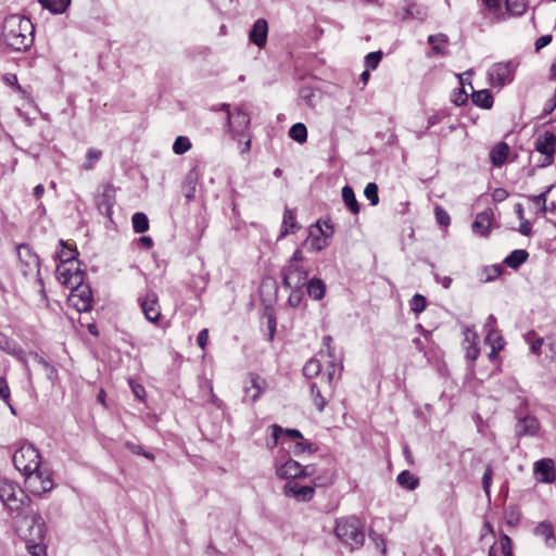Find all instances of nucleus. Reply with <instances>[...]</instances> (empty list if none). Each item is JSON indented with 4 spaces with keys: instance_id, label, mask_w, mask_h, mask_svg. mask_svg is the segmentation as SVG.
<instances>
[{
    "instance_id": "nucleus-1",
    "label": "nucleus",
    "mask_w": 556,
    "mask_h": 556,
    "mask_svg": "<svg viewBox=\"0 0 556 556\" xmlns=\"http://www.w3.org/2000/svg\"><path fill=\"white\" fill-rule=\"evenodd\" d=\"M1 38L13 51H27L34 43L35 26L30 18L11 14L2 23Z\"/></svg>"
},
{
    "instance_id": "nucleus-2",
    "label": "nucleus",
    "mask_w": 556,
    "mask_h": 556,
    "mask_svg": "<svg viewBox=\"0 0 556 556\" xmlns=\"http://www.w3.org/2000/svg\"><path fill=\"white\" fill-rule=\"evenodd\" d=\"M40 458L39 451L33 444L25 441L14 452L13 464L25 477L29 478L36 475L40 482H50V476L41 469Z\"/></svg>"
},
{
    "instance_id": "nucleus-3",
    "label": "nucleus",
    "mask_w": 556,
    "mask_h": 556,
    "mask_svg": "<svg viewBox=\"0 0 556 556\" xmlns=\"http://www.w3.org/2000/svg\"><path fill=\"white\" fill-rule=\"evenodd\" d=\"M334 534L350 549H358L364 545V527L357 517H342L336 520Z\"/></svg>"
},
{
    "instance_id": "nucleus-4",
    "label": "nucleus",
    "mask_w": 556,
    "mask_h": 556,
    "mask_svg": "<svg viewBox=\"0 0 556 556\" xmlns=\"http://www.w3.org/2000/svg\"><path fill=\"white\" fill-rule=\"evenodd\" d=\"M13 528L26 544L43 541L47 531L45 520L34 510L13 520Z\"/></svg>"
},
{
    "instance_id": "nucleus-5",
    "label": "nucleus",
    "mask_w": 556,
    "mask_h": 556,
    "mask_svg": "<svg viewBox=\"0 0 556 556\" xmlns=\"http://www.w3.org/2000/svg\"><path fill=\"white\" fill-rule=\"evenodd\" d=\"M0 501L13 520L33 511L29 495L25 489H0Z\"/></svg>"
},
{
    "instance_id": "nucleus-6",
    "label": "nucleus",
    "mask_w": 556,
    "mask_h": 556,
    "mask_svg": "<svg viewBox=\"0 0 556 556\" xmlns=\"http://www.w3.org/2000/svg\"><path fill=\"white\" fill-rule=\"evenodd\" d=\"M251 119L241 108H236L226 115V131L232 139L241 142L250 134Z\"/></svg>"
},
{
    "instance_id": "nucleus-7",
    "label": "nucleus",
    "mask_w": 556,
    "mask_h": 556,
    "mask_svg": "<svg viewBox=\"0 0 556 556\" xmlns=\"http://www.w3.org/2000/svg\"><path fill=\"white\" fill-rule=\"evenodd\" d=\"M518 63L514 60L494 63L488 71V79L492 87L503 88L513 83Z\"/></svg>"
},
{
    "instance_id": "nucleus-8",
    "label": "nucleus",
    "mask_w": 556,
    "mask_h": 556,
    "mask_svg": "<svg viewBox=\"0 0 556 556\" xmlns=\"http://www.w3.org/2000/svg\"><path fill=\"white\" fill-rule=\"evenodd\" d=\"M276 473L281 479L294 480L312 476L314 473V467L312 465L302 466L299 462L289 458L283 464L276 467Z\"/></svg>"
},
{
    "instance_id": "nucleus-9",
    "label": "nucleus",
    "mask_w": 556,
    "mask_h": 556,
    "mask_svg": "<svg viewBox=\"0 0 556 556\" xmlns=\"http://www.w3.org/2000/svg\"><path fill=\"white\" fill-rule=\"evenodd\" d=\"M535 150L544 156L541 167L551 165L554 162L556 152V135L549 130L539 135L534 142Z\"/></svg>"
},
{
    "instance_id": "nucleus-10",
    "label": "nucleus",
    "mask_w": 556,
    "mask_h": 556,
    "mask_svg": "<svg viewBox=\"0 0 556 556\" xmlns=\"http://www.w3.org/2000/svg\"><path fill=\"white\" fill-rule=\"evenodd\" d=\"M267 388L264 378L254 372H249L243 381V401L255 403Z\"/></svg>"
},
{
    "instance_id": "nucleus-11",
    "label": "nucleus",
    "mask_w": 556,
    "mask_h": 556,
    "mask_svg": "<svg viewBox=\"0 0 556 556\" xmlns=\"http://www.w3.org/2000/svg\"><path fill=\"white\" fill-rule=\"evenodd\" d=\"M281 276L286 288L302 289L307 283L308 273L302 266L289 264L282 268Z\"/></svg>"
},
{
    "instance_id": "nucleus-12",
    "label": "nucleus",
    "mask_w": 556,
    "mask_h": 556,
    "mask_svg": "<svg viewBox=\"0 0 556 556\" xmlns=\"http://www.w3.org/2000/svg\"><path fill=\"white\" fill-rule=\"evenodd\" d=\"M138 302L146 318L150 323H157L161 317L157 294L154 291L149 290L143 296H139Z\"/></svg>"
},
{
    "instance_id": "nucleus-13",
    "label": "nucleus",
    "mask_w": 556,
    "mask_h": 556,
    "mask_svg": "<svg viewBox=\"0 0 556 556\" xmlns=\"http://www.w3.org/2000/svg\"><path fill=\"white\" fill-rule=\"evenodd\" d=\"M309 389L315 407L318 412H323L328 403V400L333 394L332 388L329 384L326 386L319 380L312 382Z\"/></svg>"
},
{
    "instance_id": "nucleus-14",
    "label": "nucleus",
    "mask_w": 556,
    "mask_h": 556,
    "mask_svg": "<svg viewBox=\"0 0 556 556\" xmlns=\"http://www.w3.org/2000/svg\"><path fill=\"white\" fill-rule=\"evenodd\" d=\"M56 274L60 281L67 288L83 285L84 273L79 268L73 270L71 267H66V264H61L56 267Z\"/></svg>"
},
{
    "instance_id": "nucleus-15",
    "label": "nucleus",
    "mask_w": 556,
    "mask_h": 556,
    "mask_svg": "<svg viewBox=\"0 0 556 556\" xmlns=\"http://www.w3.org/2000/svg\"><path fill=\"white\" fill-rule=\"evenodd\" d=\"M402 10L404 12V15L402 16L403 21L410 20L422 23L428 17V8L424 4L417 3L415 0H404Z\"/></svg>"
},
{
    "instance_id": "nucleus-16",
    "label": "nucleus",
    "mask_w": 556,
    "mask_h": 556,
    "mask_svg": "<svg viewBox=\"0 0 556 556\" xmlns=\"http://www.w3.org/2000/svg\"><path fill=\"white\" fill-rule=\"evenodd\" d=\"M115 203V189L111 185H106L103 191L96 197V204L99 212L105 216H111L112 207Z\"/></svg>"
},
{
    "instance_id": "nucleus-17",
    "label": "nucleus",
    "mask_w": 556,
    "mask_h": 556,
    "mask_svg": "<svg viewBox=\"0 0 556 556\" xmlns=\"http://www.w3.org/2000/svg\"><path fill=\"white\" fill-rule=\"evenodd\" d=\"M534 476L541 483H553L555 480L554 462L543 458L534 464Z\"/></svg>"
},
{
    "instance_id": "nucleus-18",
    "label": "nucleus",
    "mask_w": 556,
    "mask_h": 556,
    "mask_svg": "<svg viewBox=\"0 0 556 556\" xmlns=\"http://www.w3.org/2000/svg\"><path fill=\"white\" fill-rule=\"evenodd\" d=\"M494 213L491 208L477 214L472 223V231L481 237H489Z\"/></svg>"
},
{
    "instance_id": "nucleus-19",
    "label": "nucleus",
    "mask_w": 556,
    "mask_h": 556,
    "mask_svg": "<svg viewBox=\"0 0 556 556\" xmlns=\"http://www.w3.org/2000/svg\"><path fill=\"white\" fill-rule=\"evenodd\" d=\"M539 429L540 424L536 417L527 415L523 417H518L515 426V433L518 438L525 435H534L538 433Z\"/></svg>"
},
{
    "instance_id": "nucleus-20",
    "label": "nucleus",
    "mask_w": 556,
    "mask_h": 556,
    "mask_svg": "<svg viewBox=\"0 0 556 556\" xmlns=\"http://www.w3.org/2000/svg\"><path fill=\"white\" fill-rule=\"evenodd\" d=\"M268 24L264 18H258L254 22L250 33L249 39L258 48H264L267 42Z\"/></svg>"
},
{
    "instance_id": "nucleus-21",
    "label": "nucleus",
    "mask_w": 556,
    "mask_h": 556,
    "mask_svg": "<svg viewBox=\"0 0 556 556\" xmlns=\"http://www.w3.org/2000/svg\"><path fill=\"white\" fill-rule=\"evenodd\" d=\"M327 372L323 375L319 380L326 386L329 384L334 390L337 381L341 378L343 366L341 363H336L334 358H327Z\"/></svg>"
},
{
    "instance_id": "nucleus-22",
    "label": "nucleus",
    "mask_w": 556,
    "mask_h": 556,
    "mask_svg": "<svg viewBox=\"0 0 556 556\" xmlns=\"http://www.w3.org/2000/svg\"><path fill=\"white\" fill-rule=\"evenodd\" d=\"M428 43L431 46V51L428 53L431 55H442L445 56L448 54L447 43L448 37L443 33H439L435 35H430L427 39Z\"/></svg>"
},
{
    "instance_id": "nucleus-23",
    "label": "nucleus",
    "mask_w": 556,
    "mask_h": 556,
    "mask_svg": "<svg viewBox=\"0 0 556 556\" xmlns=\"http://www.w3.org/2000/svg\"><path fill=\"white\" fill-rule=\"evenodd\" d=\"M534 534L536 536H541L545 541V545L547 547H554L556 545V536L554 533V528L551 522L548 521H541L535 528H534Z\"/></svg>"
},
{
    "instance_id": "nucleus-24",
    "label": "nucleus",
    "mask_w": 556,
    "mask_h": 556,
    "mask_svg": "<svg viewBox=\"0 0 556 556\" xmlns=\"http://www.w3.org/2000/svg\"><path fill=\"white\" fill-rule=\"evenodd\" d=\"M509 154V147L506 142H498L493 147V149L490 152V160L492 164L496 167L502 166L505 164L507 157Z\"/></svg>"
},
{
    "instance_id": "nucleus-25",
    "label": "nucleus",
    "mask_w": 556,
    "mask_h": 556,
    "mask_svg": "<svg viewBox=\"0 0 556 556\" xmlns=\"http://www.w3.org/2000/svg\"><path fill=\"white\" fill-rule=\"evenodd\" d=\"M471 101L475 105L490 110L493 106L494 98L490 90L482 89L478 91H472Z\"/></svg>"
},
{
    "instance_id": "nucleus-26",
    "label": "nucleus",
    "mask_w": 556,
    "mask_h": 556,
    "mask_svg": "<svg viewBox=\"0 0 556 556\" xmlns=\"http://www.w3.org/2000/svg\"><path fill=\"white\" fill-rule=\"evenodd\" d=\"M315 493V489H283V494L287 498H292L296 502H309Z\"/></svg>"
},
{
    "instance_id": "nucleus-27",
    "label": "nucleus",
    "mask_w": 556,
    "mask_h": 556,
    "mask_svg": "<svg viewBox=\"0 0 556 556\" xmlns=\"http://www.w3.org/2000/svg\"><path fill=\"white\" fill-rule=\"evenodd\" d=\"M465 334V341L468 343L466 348V357L468 359L476 361L480 354V350L477 344L478 334L476 332H471L469 328H466Z\"/></svg>"
},
{
    "instance_id": "nucleus-28",
    "label": "nucleus",
    "mask_w": 556,
    "mask_h": 556,
    "mask_svg": "<svg viewBox=\"0 0 556 556\" xmlns=\"http://www.w3.org/2000/svg\"><path fill=\"white\" fill-rule=\"evenodd\" d=\"M306 290L314 300H321L326 293V283L319 278H312L306 283Z\"/></svg>"
},
{
    "instance_id": "nucleus-29",
    "label": "nucleus",
    "mask_w": 556,
    "mask_h": 556,
    "mask_svg": "<svg viewBox=\"0 0 556 556\" xmlns=\"http://www.w3.org/2000/svg\"><path fill=\"white\" fill-rule=\"evenodd\" d=\"M529 257V253L526 250H514L504 260V264L513 269L520 267Z\"/></svg>"
},
{
    "instance_id": "nucleus-30",
    "label": "nucleus",
    "mask_w": 556,
    "mask_h": 556,
    "mask_svg": "<svg viewBox=\"0 0 556 556\" xmlns=\"http://www.w3.org/2000/svg\"><path fill=\"white\" fill-rule=\"evenodd\" d=\"M317 230L321 233L320 236H313V231H311L308 241L309 249L313 251H321L328 245V238L331 237V232L325 231L323 228L317 226Z\"/></svg>"
},
{
    "instance_id": "nucleus-31",
    "label": "nucleus",
    "mask_w": 556,
    "mask_h": 556,
    "mask_svg": "<svg viewBox=\"0 0 556 556\" xmlns=\"http://www.w3.org/2000/svg\"><path fill=\"white\" fill-rule=\"evenodd\" d=\"M342 200H343L344 204L346 205V207L353 214L359 213L361 206L356 200V197H355V193H354V190L352 189V187L346 185L342 188Z\"/></svg>"
},
{
    "instance_id": "nucleus-32",
    "label": "nucleus",
    "mask_w": 556,
    "mask_h": 556,
    "mask_svg": "<svg viewBox=\"0 0 556 556\" xmlns=\"http://www.w3.org/2000/svg\"><path fill=\"white\" fill-rule=\"evenodd\" d=\"M296 229H299V225L295 220V215L292 210L286 207L283 212L281 236L294 233Z\"/></svg>"
},
{
    "instance_id": "nucleus-33",
    "label": "nucleus",
    "mask_w": 556,
    "mask_h": 556,
    "mask_svg": "<svg viewBox=\"0 0 556 556\" xmlns=\"http://www.w3.org/2000/svg\"><path fill=\"white\" fill-rule=\"evenodd\" d=\"M506 10L503 13L506 16H520L527 8L526 0H505Z\"/></svg>"
},
{
    "instance_id": "nucleus-34",
    "label": "nucleus",
    "mask_w": 556,
    "mask_h": 556,
    "mask_svg": "<svg viewBox=\"0 0 556 556\" xmlns=\"http://www.w3.org/2000/svg\"><path fill=\"white\" fill-rule=\"evenodd\" d=\"M39 3L53 14H61L68 8L71 0H39Z\"/></svg>"
},
{
    "instance_id": "nucleus-35",
    "label": "nucleus",
    "mask_w": 556,
    "mask_h": 556,
    "mask_svg": "<svg viewBox=\"0 0 556 556\" xmlns=\"http://www.w3.org/2000/svg\"><path fill=\"white\" fill-rule=\"evenodd\" d=\"M268 431H270V433L266 437V446L267 448L273 450L278 445L281 435H283V428L274 424L268 427Z\"/></svg>"
},
{
    "instance_id": "nucleus-36",
    "label": "nucleus",
    "mask_w": 556,
    "mask_h": 556,
    "mask_svg": "<svg viewBox=\"0 0 556 556\" xmlns=\"http://www.w3.org/2000/svg\"><path fill=\"white\" fill-rule=\"evenodd\" d=\"M60 245L62 247V250L58 253V257L61 264H72L78 255L77 250L68 247L64 240H60Z\"/></svg>"
},
{
    "instance_id": "nucleus-37",
    "label": "nucleus",
    "mask_w": 556,
    "mask_h": 556,
    "mask_svg": "<svg viewBox=\"0 0 556 556\" xmlns=\"http://www.w3.org/2000/svg\"><path fill=\"white\" fill-rule=\"evenodd\" d=\"M131 224L136 233H143L149 229L148 216L142 212H137L131 217Z\"/></svg>"
},
{
    "instance_id": "nucleus-38",
    "label": "nucleus",
    "mask_w": 556,
    "mask_h": 556,
    "mask_svg": "<svg viewBox=\"0 0 556 556\" xmlns=\"http://www.w3.org/2000/svg\"><path fill=\"white\" fill-rule=\"evenodd\" d=\"M323 364L317 357L311 358L303 367V375L306 378H314L321 372Z\"/></svg>"
},
{
    "instance_id": "nucleus-39",
    "label": "nucleus",
    "mask_w": 556,
    "mask_h": 556,
    "mask_svg": "<svg viewBox=\"0 0 556 556\" xmlns=\"http://www.w3.org/2000/svg\"><path fill=\"white\" fill-rule=\"evenodd\" d=\"M289 136L291 139L299 143H303L307 139V129L303 123H296L289 129Z\"/></svg>"
},
{
    "instance_id": "nucleus-40",
    "label": "nucleus",
    "mask_w": 556,
    "mask_h": 556,
    "mask_svg": "<svg viewBox=\"0 0 556 556\" xmlns=\"http://www.w3.org/2000/svg\"><path fill=\"white\" fill-rule=\"evenodd\" d=\"M317 447L309 441L301 439L298 441L292 450L293 455L300 456L301 454L307 453L313 454L316 452Z\"/></svg>"
},
{
    "instance_id": "nucleus-41",
    "label": "nucleus",
    "mask_w": 556,
    "mask_h": 556,
    "mask_svg": "<svg viewBox=\"0 0 556 556\" xmlns=\"http://www.w3.org/2000/svg\"><path fill=\"white\" fill-rule=\"evenodd\" d=\"M191 149V141L186 136H178L173 144V152L177 155H181Z\"/></svg>"
},
{
    "instance_id": "nucleus-42",
    "label": "nucleus",
    "mask_w": 556,
    "mask_h": 556,
    "mask_svg": "<svg viewBox=\"0 0 556 556\" xmlns=\"http://www.w3.org/2000/svg\"><path fill=\"white\" fill-rule=\"evenodd\" d=\"M76 291H78V296L83 302V306L79 307L81 311H88L91 307L92 296L91 291L89 287H83L81 285L79 287H74Z\"/></svg>"
},
{
    "instance_id": "nucleus-43",
    "label": "nucleus",
    "mask_w": 556,
    "mask_h": 556,
    "mask_svg": "<svg viewBox=\"0 0 556 556\" xmlns=\"http://www.w3.org/2000/svg\"><path fill=\"white\" fill-rule=\"evenodd\" d=\"M484 7L494 15L496 21L505 20L502 11L501 0H481Z\"/></svg>"
},
{
    "instance_id": "nucleus-44",
    "label": "nucleus",
    "mask_w": 556,
    "mask_h": 556,
    "mask_svg": "<svg viewBox=\"0 0 556 556\" xmlns=\"http://www.w3.org/2000/svg\"><path fill=\"white\" fill-rule=\"evenodd\" d=\"M101 150L94 148L88 149L86 154V162L83 164V168L87 170L93 168L94 164L101 159Z\"/></svg>"
},
{
    "instance_id": "nucleus-45",
    "label": "nucleus",
    "mask_w": 556,
    "mask_h": 556,
    "mask_svg": "<svg viewBox=\"0 0 556 556\" xmlns=\"http://www.w3.org/2000/svg\"><path fill=\"white\" fill-rule=\"evenodd\" d=\"M426 306L427 300L424 295L419 293L415 294L409 301L410 311L414 312L416 315L422 313L426 309Z\"/></svg>"
},
{
    "instance_id": "nucleus-46",
    "label": "nucleus",
    "mask_w": 556,
    "mask_h": 556,
    "mask_svg": "<svg viewBox=\"0 0 556 556\" xmlns=\"http://www.w3.org/2000/svg\"><path fill=\"white\" fill-rule=\"evenodd\" d=\"M401 486H417L418 479L408 470H403L396 478Z\"/></svg>"
},
{
    "instance_id": "nucleus-47",
    "label": "nucleus",
    "mask_w": 556,
    "mask_h": 556,
    "mask_svg": "<svg viewBox=\"0 0 556 556\" xmlns=\"http://www.w3.org/2000/svg\"><path fill=\"white\" fill-rule=\"evenodd\" d=\"M382 59V52L381 51H374V52H370L368 53L366 56H365V66H366V70H376L380 63Z\"/></svg>"
},
{
    "instance_id": "nucleus-48",
    "label": "nucleus",
    "mask_w": 556,
    "mask_h": 556,
    "mask_svg": "<svg viewBox=\"0 0 556 556\" xmlns=\"http://www.w3.org/2000/svg\"><path fill=\"white\" fill-rule=\"evenodd\" d=\"M9 354L13 355L21 363L24 364L25 369L28 371V361L30 359L29 353H26L23 349H21L16 343L13 345Z\"/></svg>"
},
{
    "instance_id": "nucleus-49",
    "label": "nucleus",
    "mask_w": 556,
    "mask_h": 556,
    "mask_svg": "<svg viewBox=\"0 0 556 556\" xmlns=\"http://www.w3.org/2000/svg\"><path fill=\"white\" fill-rule=\"evenodd\" d=\"M364 194L371 205H377L379 203L378 186L375 182L367 184Z\"/></svg>"
},
{
    "instance_id": "nucleus-50",
    "label": "nucleus",
    "mask_w": 556,
    "mask_h": 556,
    "mask_svg": "<svg viewBox=\"0 0 556 556\" xmlns=\"http://www.w3.org/2000/svg\"><path fill=\"white\" fill-rule=\"evenodd\" d=\"M435 220L440 226L447 227L451 224L450 214L440 205L434 207Z\"/></svg>"
},
{
    "instance_id": "nucleus-51",
    "label": "nucleus",
    "mask_w": 556,
    "mask_h": 556,
    "mask_svg": "<svg viewBox=\"0 0 556 556\" xmlns=\"http://www.w3.org/2000/svg\"><path fill=\"white\" fill-rule=\"evenodd\" d=\"M125 445L127 450L132 454L142 455L149 460H154L153 453L144 451V448L141 445L134 442H126Z\"/></svg>"
},
{
    "instance_id": "nucleus-52",
    "label": "nucleus",
    "mask_w": 556,
    "mask_h": 556,
    "mask_svg": "<svg viewBox=\"0 0 556 556\" xmlns=\"http://www.w3.org/2000/svg\"><path fill=\"white\" fill-rule=\"evenodd\" d=\"M553 186H548L546 190L538 195H531L529 199L533 201L536 205H540V210L542 213L547 212V204H546V195L552 190Z\"/></svg>"
},
{
    "instance_id": "nucleus-53",
    "label": "nucleus",
    "mask_w": 556,
    "mask_h": 556,
    "mask_svg": "<svg viewBox=\"0 0 556 556\" xmlns=\"http://www.w3.org/2000/svg\"><path fill=\"white\" fill-rule=\"evenodd\" d=\"M26 548L33 556H47L46 545L43 544V541H38V543L34 542L26 544Z\"/></svg>"
},
{
    "instance_id": "nucleus-54",
    "label": "nucleus",
    "mask_w": 556,
    "mask_h": 556,
    "mask_svg": "<svg viewBox=\"0 0 556 556\" xmlns=\"http://www.w3.org/2000/svg\"><path fill=\"white\" fill-rule=\"evenodd\" d=\"M502 556H513V542L507 534H502L500 539Z\"/></svg>"
},
{
    "instance_id": "nucleus-55",
    "label": "nucleus",
    "mask_w": 556,
    "mask_h": 556,
    "mask_svg": "<svg viewBox=\"0 0 556 556\" xmlns=\"http://www.w3.org/2000/svg\"><path fill=\"white\" fill-rule=\"evenodd\" d=\"M290 289H291V292H290V295H289L287 302L291 307H298L301 304V301L303 299L302 290L294 289V288H290Z\"/></svg>"
},
{
    "instance_id": "nucleus-56",
    "label": "nucleus",
    "mask_w": 556,
    "mask_h": 556,
    "mask_svg": "<svg viewBox=\"0 0 556 556\" xmlns=\"http://www.w3.org/2000/svg\"><path fill=\"white\" fill-rule=\"evenodd\" d=\"M30 359L40 365L45 370H51V372L54 371V366H52L48 361H46L41 355H39L36 352H29Z\"/></svg>"
},
{
    "instance_id": "nucleus-57",
    "label": "nucleus",
    "mask_w": 556,
    "mask_h": 556,
    "mask_svg": "<svg viewBox=\"0 0 556 556\" xmlns=\"http://www.w3.org/2000/svg\"><path fill=\"white\" fill-rule=\"evenodd\" d=\"M485 343L492 346V343L498 345L500 343L504 344V340L502 336L498 333L496 329H490L485 336Z\"/></svg>"
},
{
    "instance_id": "nucleus-58",
    "label": "nucleus",
    "mask_w": 556,
    "mask_h": 556,
    "mask_svg": "<svg viewBox=\"0 0 556 556\" xmlns=\"http://www.w3.org/2000/svg\"><path fill=\"white\" fill-rule=\"evenodd\" d=\"M505 514H506V519H507L508 525L515 526L518 523V521L520 519V513L518 511V509L515 506H509L506 509Z\"/></svg>"
},
{
    "instance_id": "nucleus-59",
    "label": "nucleus",
    "mask_w": 556,
    "mask_h": 556,
    "mask_svg": "<svg viewBox=\"0 0 556 556\" xmlns=\"http://www.w3.org/2000/svg\"><path fill=\"white\" fill-rule=\"evenodd\" d=\"M129 387L134 393V395L139 399V400H143L144 396H146V389L142 384L136 382L135 380L130 379L129 380Z\"/></svg>"
},
{
    "instance_id": "nucleus-60",
    "label": "nucleus",
    "mask_w": 556,
    "mask_h": 556,
    "mask_svg": "<svg viewBox=\"0 0 556 556\" xmlns=\"http://www.w3.org/2000/svg\"><path fill=\"white\" fill-rule=\"evenodd\" d=\"M467 99H468V94L467 92L465 91L464 88H460L458 90H456L453 94V99L452 101L456 104V105H463L467 102Z\"/></svg>"
},
{
    "instance_id": "nucleus-61",
    "label": "nucleus",
    "mask_w": 556,
    "mask_h": 556,
    "mask_svg": "<svg viewBox=\"0 0 556 556\" xmlns=\"http://www.w3.org/2000/svg\"><path fill=\"white\" fill-rule=\"evenodd\" d=\"M10 388L7 382V379L4 377H0V397L5 402L9 403L10 401Z\"/></svg>"
},
{
    "instance_id": "nucleus-62",
    "label": "nucleus",
    "mask_w": 556,
    "mask_h": 556,
    "mask_svg": "<svg viewBox=\"0 0 556 556\" xmlns=\"http://www.w3.org/2000/svg\"><path fill=\"white\" fill-rule=\"evenodd\" d=\"M369 538L375 542L377 547L381 548V554L383 556H386L387 555V546H386V542H384V539L382 538V535L371 532L369 534Z\"/></svg>"
},
{
    "instance_id": "nucleus-63",
    "label": "nucleus",
    "mask_w": 556,
    "mask_h": 556,
    "mask_svg": "<svg viewBox=\"0 0 556 556\" xmlns=\"http://www.w3.org/2000/svg\"><path fill=\"white\" fill-rule=\"evenodd\" d=\"M14 344L15 342L11 340L8 336H5L4 333L0 334V349L2 351L9 353V351H11Z\"/></svg>"
},
{
    "instance_id": "nucleus-64",
    "label": "nucleus",
    "mask_w": 556,
    "mask_h": 556,
    "mask_svg": "<svg viewBox=\"0 0 556 556\" xmlns=\"http://www.w3.org/2000/svg\"><path fill=\"white\" fill-rule=\"evenodd\" d=\"M556 109V88L553 98L547 100L543 108V114L549 115Z\"/></svg>"
}]
</instances>
